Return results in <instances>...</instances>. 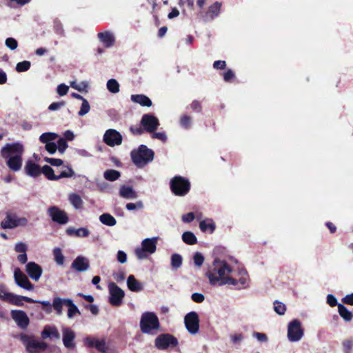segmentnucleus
<instances>
[{"mask_svg":"<svg viewBox=\"0 0 353 353\" xmlns=\"http://www.w3.org/2000/svg\"><path fill=\"white\" fill-rule=\"evenodd\" d=\"M232 272V268L225 261L216 259L208 268L205 276L212 285H236L237 281L228 276Z\"/></svg>","mask_w":353,"mask_h":353,"instance_id":"obj_1","label":"nucleus"},{"mask_svg":"<svg viewBox=\"0 0 353 353\" xmlns=\"http://www.w3.org/2000/svg\"><path fill=\"white\" fill-rule=\"evenodd\" d=\"M23 145L20 143L6 144L1 150V157L7 159L8 167L14 172L19 171L22 166Z\"/></svg>","mask_w":353,"mask_h":353,"instance_id":"obj_2","label":"nucleus"},{"mask_svg":"<svg viewBox=\"0 0 353 353\" xmlns=\"http://www.w3.org/2000/svg\"><path fill=\"white\" fill-rule=\"evenodd\" d=\"M133 163L138 168H142L154 159V152L145 145H141L130 153Z\"/></svg>","mask_w":353,"mask_h":353,"instance_id":"obj_3","label":"nucleus"},{"mask_svg":"<svg viewBox=\"0 0 353 353\" xmlns=\"http://www.w3.org/2000/svg\"><path fill=\"white\" fill-rule=\"evenodd\" d=\"M160 327V323L157 316L151 312H144L141 318L140 328L144 334H153Z\"/></svg>","mask_w":353,"mask_h":353,"instance_id":"obj_4","label":"nucleus"},{"mask_svg":"<svg viewBox=\"0 0 353 353\" xmlns=\"http://www.w3.org/2000/svg\"><path fill=\"white\" fill-rule=\"evenodd\" d=\"M191 184L190 181L181 176H174L170 181V188L175 196H183L190 190Z\"/></svg>","mask_w":353,"mask_h":353,"instance_id":"obj_5","label":"nucleus"},{"mask_svg":"<svg viewBox=\"0 0 353 353\" xmlns=\"http://www.w3.org/2000/svg\"><path fill=\"white\" fill-rule=\"evenodd\" d=\"M20 339L29 353H39L46 350L48 347V344L46 342L38 341L33 336L21 334Z\"/></svg>","mask_w":353,"mask_h":353,"instance_id":"obj_6","label":"nucleus"},{"mask_svg":"<svg viewBox=\"0 0 353 353\" xmlns=\"http://www.w3.org/2000/svg\"><path fill=\"white\" fill-rule=\"evenodd\" d=\"M157 238L145 239L141 243V248L135 250V254L139 259L148 257V254H153L157 250Z\"/></svg>","mask_w":353,"mask_h":353,"instance_id":"obj_7","label":"nucleus"},{"mask_svg":"<svg viewBox=\"0 0 353 353\" xmlns=\"http://www.w3.org/2000/svg\"><path fill=\"white\" fill-rule=\"evenodd\" d=\"M66 170L62 171L60 174H54V170L48 165H45L41 168V174L50 181H58L62 178H70L74 175V172L70 165L65 166Z\"/></svg>","mask_w":353,"mask_h":353,"instance_id":"obj_8","label":"nucleus"},{"mask_svg":"<svg viewBox=\"0 0 353 353\" xmlns=\"http://www.w3.org/2000/svg\"><path fill=\"white\" fill-rule=\"evenodd\" d=\"M0 299L3 301L20 307L23 306V301L29 303L37 302L30 297L17 295L11 292H5L2 290H0Z\"/></svg>","mask_w":353,"mask_h":353,"instance_id":"obj_9","label":"nucleus"},{"mask_svg":"<svg viewBox=\"0 0 353 353\" xmlns=\"http://www.w3.org/2000/svg\"><path fill=\"white\" fill-rule=\"evenodd\" d=\"M108 289L110 293L109 303L112 306H120L125 296L124 291L113 282L109 283Z\"/></svg>","mask_w":353,"mask_h":353,"instance_id":"obj_10","label":"nucleus"},{"mask_svg":"<svg viewBox=\"0 0 353 353\" xmlns=\"http://www.w3.org/2000/svg\"><path fill=\"white\" fill-rule=\"evenodd\" d=\"M303 329L299 320L294 319L288 326V338L290 341H299L303 336Z\"/></svg>","mask_w":353,"mask_h":353,"instance_id":"obj_11","label":"nucleus"},{"mask_svg":"<svg viewBox=\"0 0 353 353\" xmlns=\"http://www.w3.org/2000/svg\"><path fill=\"white\" fill-rule=\"evenodd\" d=\"M28 219L24 217L19 218L14 214H7L1 221V226L3 229H12L18 226H26Z\"/></svg>","mask_w":353,"mask_h":353,"instance_id":"obj_12","label":"nucleus"},{"mask_svg":"<svg viewBox=\"0 0 353 353\" xmlns=\"http://www.w3.org/2000/svg\"><path fill=\"white\" fill-rule=\"evenodd\" d=\"M177 345V339L170 334H160L155 339V346L159 350H166L170 346L174 347Z\"/></svg>","mask_w":353,"mask_h":353,"instance_id":"obj_13","label":"nucleus"},{"mask_svg":"<svg viewBox=\"0 0 353 353\" xmlns=\"http://www.w3.org/2000/svg\"><path fill=\"white\" fill-rule=\"evenodd\" d=\"M184 323L187 330L192 334H196L199 330V319L196 312L188 313L184 318Z\"/></svg>","mask_w":353,"mask_h":353,"instance_id":"obj_14","label":"nucleus"},{"mask_svg":"<svg viewBox=\"0 0 353 353\" xmlns=\"http://www.w3.org/2000/svg\"><path fill=\"white\" fill-rule=\"evenodd\" d=\"M141 125L147 132H155L159 125V119L152 114H145L141 120Z\"/></svg>","mask_w":353,"mask_h":353,"instance_id":"obj_15","label":"nucleus"},{"mask_svg":"<svg viewBox=\"0 0 353 353\" xmlns=\"http://www.w3.org/2000/svg\"><path fill=\"white\" fill-rule=\"evenodd\" d=\"M48 212L52 220L61 225L67 223L69 221L67 213L57 206H51L48 208Z\"/></svg>","mask_w":353,"mask_h":353,"instance_id":"obj_16","label":"nucleus"},{"mask_svg":"<svg viewBox=\"0 0 353 353\" xmlns=\"http://www.w3.org/2000/svg\"><path fill=\"white\" fill-rule=\"evenodd\" d=\"M10 315L12 319L21 329L25 330L29 325L30 319L24 311L13 310L11 311Z\"/></svg>","mask_w":353,"mask_h":353,"instance_id":"obj_17","label":"nucleus"},{"mask_svg":"<svg viewBox=\"0 0 353 353\" xmlns=\"http://www.w3.org/2000/svg\"><path fill=\"white\" fill-rule=\"evenodd\" d=\"M103 141L109 146L119 145L122 143V136L116 130L109 129L104 134Z\"/></svg>","mask_w":353,"mask_h":353,"instance_id":"obj_18","label":"nucleus"},{"mask_svg":"<svg viewBox=\"0 0 353 353\" xmlns=\"http://www.w3.org/2000/svg\"><path fill=\"white\" fill-rule=\"evenodd\" d=\"M14 277L16 283L19 287L27 290H32L34 289V285L30 283L28 277L19 268H17L14 270Z\"/></svg>","mask_w":353,"mask_h":353,"instance_id":"obj_19","label":"nucleus"},{"mask_svg":"<svg viewBox=\"0 0 353 353\" xmlns=\"http://www.w3.org/2000/svg\"><path fill=\"white\" fill-rule=\"evenodd\" d=\"M84 344L88 347H94L102 353H106L108 350L104 339H97L88 336L84 339Z\"/></svg>","mask_w":353,"mask_h":353,"instance_id":"obj_20","label":"nucleus"},{"mask_svg":"<svg viewBox=\"0 0 353 353\" xmlns=\"http://www.w3.org/2000/svg\"><path fill=\"white\" fill-rule=\"evenodd\" d=\"M26 270L28 276L36 281L40 279L43 272L41 267L34 262L28 263Z\"/></svg>","mask_w":353,"mask_h":353,"instance_id":"obj_21","label":"nucleus"},{"mask_svg":"<svg viewBox=\"0 0 353 353\" xmlns=\"http://www.w3.org/2000/svg\"><path fill=\"white\" fill-rule=\"evenodd\" d=\"M62 332L64 346L68 349H73L75 347V343H74L75 333L68 327L63 328Z\"/></svg>","mask_w":353,"mask_h":353,"instance_id":"obj_22","label":"nucleus"},{"mask_svg":"<svg viewBox=\"0 0 353 353\" xmlns=\"http://www.w3.org/2000/svg\"><path fill=\"white\" fill-rule=\"evenodd\" d=\"M25 173L33 178L39 176L41 174V168L32 160H28L24 168Z\"/></svg>","mask_w":353,"mask_h":353,"instance_id":"obj_23","label":"nucleus"},{"mask_svg":"<svg viewBox=\"0 0 353 353\" xmlns=\"http://www.w3.org/2000/svg\"><path fill=\"white\" fill-rule=\"evenodd\" d=\"M71 268L77 272H84L90 268L89 260L82 256H78L72 263Z\"/></svg>","mask_w":353,"mask_h":353,"instance_id":"obj_24","label":"nucleus"},{"mask_svg":"<svg viewBox=\"0 0 353 353\" xmlns=\"http://www.w3.org/2000/svg\"><path fill=\"white\" fill-rule=\"evenodd\" d=\"M222 4L219 1H216L214 3L211 5L205 14L203 16L205 21L213 20L216 18L221 11Z\"/></svg>","mask_w":353,"mask_h":353,"instance_id":"obj_25","label":"nucleus"},{"mask_svg":"<svg viewBox=\"0 0 353 353\" xmlns=\"http://www.w3.org/2000/svg\"><path fill=\"white\" fill-rule=\"evenodd\" d=\"M41 337L42 339L45 340L48 338L54 339H59L60 334L55 326H52L47 325L44 327L43 331L41 333Z\"/></svg>","mask_w":353,"mask_h":353,"instance_id":"obj_26","label":"nucleus"},{"mask_svg":"<svg viewBox=\"0 0 353 353\" xmlns=\"http://www.w3.org/2000/svg\"><path fill=\"white\" fill-rule=\"evenodd\" d=\"M98 38L101 42L103 43L104 46L107 48L112 47L114 46L115 42V38L112 33L109 31L99 32Z\"/></svg>","mask_w":353,"mask_h":353,"instance_id":"obj_27","label":"nucleus"},{"mask_svg":"<svg viewBox=\"0 0 353 353\" xmlns=\"http://www.w3.org/2000/svg\"><path fill=\"white\" fill-rule=\"evenodd\" d=\"M131 100L143 107H150L152 105L151 99L145 94H132Z\"/></svg>","mask_w":353,"mask_h":353,"instance_id":"obj_28","label":"nucleus"},{"mask_svg":"<svg viewBox=\"0 0 353 353\" xmlns=\"http://www.w3.org/2000/svg\"><path fill=\"white\" fill-rule=\"evenodd\" d=\"M119 195L124 199H136L138 195L136 191L131 186L123 185L119 189Z\"/></svg>","mask_w":353,"mask_h":353,"instance_id":"obj_29","label":"nucleus"},{"mask_svg":"<svg viewBox=\"0 0 353 353\" xmlns=\"http://www.w3.org/2000/svg\"><path fill=\"white\" fill-rule=\"evenodd\" d=\"M127 285L132 292H138L143 289V285L135 279L134 275H130L127 279Z\"/></svg>","mask_w":353,"mask_h":353,"instance_id":"obj_30","label":"nucleus"},{"mask_svg":"<svg viewBox=\"0 0 353 353\" xmlns=\"http://www.w3.org/2000/svg\"><path fill=\"white\" fill-rule=\"evenodd\" d=\"M66 233L70 236L75 235L79 237H87L90 234V231L85 228H80L79 229L69 228L66 230Z\"/></svg>","mask_w":353,"mask_h":353,"instance_id":"obj_31","label":"nucleus"},{"mask_svg":"<svg viewBox=\"0 0 353 353\" xmlns=\"http://www.w3.org/2000/svg\"><path fill=\"white\" fill-rule=\"evenodd\" d=\"M64 302H65V305L69 307L68 311V318L71 319L75 314H81L79 310L78 309V307L76 306V305L73 303V301L71 299H65Z\"/></svg>","mask_w":353,"mask_h":353,"instance_id":"obj_32","label":"nucleus"},{"mask_svg":"<svg viewBox=\"0 0 353 353\" xmlns=\"http://www.w3.org/2000/svg\"><path fill=\"white\" fill-rule=\"evenodd\" d=\"M338 312L339 315L345 321H350L353 318L352 313L343 304H338Z\"/></svg>","mask_w":353,"mask_h":353,"instance_id":"obj_33","label":"nucleus"},{"mask_svg":"<svg viewBox=\"0 0 353 353\" xmlns=\"http://www.w3.org/2000/svg\"><path fill=\"white\" fill-rule=\"evenodd\" d=\"M68 199L70 203L76 208L81 209L83 208V202L81 196L76 194L72 193L69 195Z\"/></svg>","mask_w":353,"mask_h":353,"instance_id":"obj_34","label":"nucleus"},{"mask_svg":"<svg viewBox=\"0 0 353 353\" xmlns=\"http://www.w3.org/2000/svg\"><path fill=\"white\" fill-rule=\"evenodd\" d=\"M100 221L108 226H114L117 223L115 218L110 214L104 213L99 216Z\"/></svg>","mask_w":353,"mask_h":353,"instance_id":"obj_35","label":"nucleus"},{"mask_svg":"<svg viewBox=\"0 0 353 353\" xmlns=\"http://www.w3.org/2000/svg\"><path fill=\"white\" fill-rule=\"evenodd\" d=\"M182 239L183 242L188 245H194L197 243L196 236L192 232L187 231L182 234Z\"/></svg>","mask_w":353,"mask_h":353,"instance_id":"obj_36","label":"nucleus"},{"mask_svg":"<svg viewBox=\"0 0 353 353\" xmlns=\"http://www.w3.org/2000/svg\"><path fill=\"white\" fill-rule=\"evenodd\" d=\"M121 176L120 172L116 170H107L103 173V177L109 181H114Z\"/></svg>","mask_w":353,"mask_h":353,"instance_id":"obj_37","label":"nucleus"},{"mask_svg":"<svg viewBox=\"0 0 353 353\" xmlns=\"http://www.w3.org/2000/svg\"><path fill=\"white\" fill-rule=\"evenodd\" d=\"M199 228L202 232L209 231L212 234L214 232L216 225L212 220H210L208 223L205 221H202L199 223Z\"/></svg>","mask_w":353,"mask_h":353,"instance_id":"obj_38","label":"nucleus"},{"mask_svg":"<svg viewBox=\"0 0 353 353\" xmlns=\"http://www.w3.org/2000/svg\"><path fill=\"white\" fill-rule=\"evenodd\" d=\"M183 259L179 254H173L171 256V267L172 269L177 270L182 265Z\"/></svg>","mask_w":353,"mask_h":353,"instance_id":"obj_39","label":"nucleus"},{"mask_svg":"<svg viewBox=\"0 0 353 353\" xmlns=\"http://www.w3.org/2000/svg\"><path fill=\"white\" fill-rule=\"evenodd\" d=\"M239 274L240 275V278L237 281V285L238 284H240L242 288H245V286L248 285V274L247 271L245 269H241Z\"/></svg>","mask_w":353,"mask_h":353,"instance_id":"obj_40","label":"nucleus"},{"mask_svg":"<svg viewBox=\"0 0 353 353\" xmlns=\"http://www.w3.org/2000/svg\"><path fill=\"white\" fill-rule=\"evenodd\" d=\"M53 256H54L55 262L58 265H63L64 261H65V257L62 254V251H61V248H54L53 250Z\"/></svg>","mask_w":353,"mask_h":353,"instance_id":"obj_41","label":"nucleus"},{"mask_svg":"<svg viewBox=\"0 0 353 353\" xmlns=\"http://www.w3.org/2000/svg\"><path fill=\"white\" fill-rule=\"evenodd\" d=\"M107 88L112 93H117L119 92V84L114 79H111L107 82Z\"/></svg>","mask_w":353,"mask_h":353,"instance_id":"obj_42","label":"nucleus"},{"mask_svg":"<svg viewBox=\"0 0 353 353\" xmlns=\"http://www.w3.org/2000/svg\"><path fill=\"white\" fill-rule=\"evenodd\" d=\"M65 305L64 299L59 297H55L53 299L52 307L57 311V313L60 315L62 313V307Z\"/></svg>","mask_w":353,"mask_h":353,"instance_id":"obj_43","label":"nucleus"},{"mask_svg":"<svg viewBox=\"0 0 353 353\" xmlns=\"http://www.w3.org/2000/svg\"><path fill=\"white\" fill-rule=\"evenodd\" d=\"M57 137V134L55 133L45 132L40 136L39 141L43 143L47 144V143L51 142V141L54 140Z\"/></svg>","mask_w":353,"mask_h":353,"instance_id":"obj_44","label":"nucleus"},{"mask_svg":"<svg viewBox=\"0 0 353 353\" xmlns=\"http://www.w3.org/2000/svg\"><path fill=\"white\" fill-rule=\"evenodd\" d=\"M274 310L279 315H283L286 311V306L282 302L275 301L274 302Z\"/></svg>","mask_w":353,"mask_h":353,"instance_id":"obj_45","label":"nucleus"},{"mask_svg":"<svg viewBox=\"0 0 353 353\" xmlns=\"http://www.w3.org/2000/svg\"><path fill=\"white\" fill-rule=\"evenodd\" d=\"M31 66V63L29 61H23L19 62L16 65V70L18 72H23L28 71Z\"/></svg>","mask_w":353,"mask_h":353,"instance_id":"obj_46","label":"nucleus"},{"mask_svg":"<svg viewBox=\"0 0 353 353\" xmlns=\"http://www.w3.org/2000/svg\"><path fill=\"white\" fill-rule=\"evenodd\" d=\"M342 347L344 353H352L353 348V339H347L343 341Z\"/></svg>","mask_w":353,"mask_h":353,"instance_id":"obj_47","label":"nucleus"},{"mask_svg":"<svg viewBox=\"0 0 353 353\" xmlns=\"http://www.w3.org/2000/svg\"><path fill=\"white\" fill-rule=\"evenodd\" d=\"M191 123L192 117L189 115L184 114L180 119V125L185 129H188L190 127Z\"/></svg>","mask_w":353,"mask_h":353,"instance_id":"obj_48","label":"nucleus"},{"mask_svg":"<svg viewBox=\"0 0 353 353\" xmlns=\"http://www.w3.org/2000/svg\"><path fill=\"white\" fill-rule=\"evenodd\" d=\"M90 110V106L88 101H87V99H83V101H82V104H81L80 110L78 112V114H79V116H81V117L84 116L85 114L88 113Z\"/></svg>","mask_w":353,"mask_h":353,"instance_id":"obj_49","label":"nucleus"},{"mask_svg":"<svg viewBox=\"0 0 353 353\" xmlns=\"http://www.w3.org/2000/svg\"><path fill=\"white\" fill-rule=\"evenodd\" d=\"M125 208L128 210L132 211L134 210H141L143 208V203L141 201H138L137 203H128L126 204Z\"/></svg>","mask_w":353,"mask_h":353,"instance_id":"obj_50","label":"nucleus"},{"mask_svg":"<svg viewBox=\"0 0 353 353\" xmlns=\"http://www.w3.org/2000/svg\"><path fill=\"white\" fill-rule=\"evenodd\" d=\"M5 43H6V46L8 48H10L11 50H14L18 47V42L17 41V40L15 39L12 38V37H9V38L6 39Z\"/></svg>","mask_w":353,"mask_h":353,"instance_id":"obj_51","label":"nucleus"},{"mask_svg":"<svg viewBox=\"0 0 353 353\" xmlns=\"http://www.w3.org/2000/svg\"><path fill=\"white\" fill-rule=\"evenodd\" d=\"M44 161L48 163H50L52 166H60L63 163V161L61 159H54L50 157H45Z\"/></svg>","mask_w":353,"mask_h":353,"instance_id":"obj_52","label":"nucleus"},{"mask_svg":"<svg viewBox=\"0 0 353 353\" xmlns=\"http://www.w3.org/2000/svg\"><path fill=\"white\" fill-rule=\"evenodd\" d=\"M190 108L191 110L196 113L201 112L202 111V105L201 103L198 100H194L190 103Z\"/></svg>","mask_w":353,"mask_h":353,"instance_id":"obj_53","label":"nucleus"},{"mask_svg":"<svg viewBox=\"0 0 353 353\" xmlns=\"http://www.w3.org/2000/svg\"><path fill=\"white\" fill-rule=\"evenodd\" d=\"M57 149L61 153H63L68 147V143L63 138H60L57 141Z\"/></svg>","mask_w":353,"mask_h":353,"instance_id":"obj_54","label":"nucleus"},{"mask_svg":"<svg viewBox=\"0 0 353 353\" xmlns=\"http://www.w3.org/2000/svg\"><path fill=\"white\" fill-rule=\"evenodd\" d=\"M194 263L196 266H201L204 262V257L200 252H196L194 255Z\"/></svg>","mask_w":353,"mask_h":353,"instance_id":"obj_55","label":"nucleus"},{"mask_svg":"<svg viewBox=\"0 0 353 353\" xmlns=\"http://www.w3.org/2000/svg\"><path fill=\"white\" fill-rule=\"evenodd\" d=\"M28 250V247L26 243L23 242H19L15 245L14 250L17 252L23 254L26 253Z\"/></svg>","mask_w":353,"mask_h":353,"instance_id":"obj_56","label":"nucleus"},{"mask_svg":"<svg viewBox=\"0 0 353 353\" xmlns=\"http://www.w3.org/2000/svg\"><path fill=\"white\" fill-rule=\"evenodd\" d=\"M191 299L197 303H201L205 300V296L201 293L194 292L192 294Z\"/></svg>","mask_w":353,"mask_h":353,"instance_id":"obj_57","label":"nucleus"},{"mask_svg":"<svg viewBox=\"0 0 353 353\" xmlns=\"http://www.w3.org/2000/svg\"><path fill=\"white\" fill-rule=\"evenodd\" d=\"M69 90V87L63 83L58 85L57 91L60 96L65 95Z\"/></svg>","mask_w":353,"mask_h":353,"instance_id":"obj_58","label":"nucleus"},{"mask_svg":"<svg viewBox=\"0 0 353 353\" xmlns=\"http://www.w3.org/2000/svg\"><path fill=\"white\" fill-rule=\"evenodd\" d=\"M152 138L161 140L163 142H165L167 140V136L165 132H151Z\"/></svg>","mask_w":353,"mask_h":353,"instance_id":"obj_59","label":"nucleus"},{"mask_svg":"<svg viewBox=\"0 0 353 353\" xmlns=\"http://www.w3.org/2000/svg\"><path fill=\"white\" fill-rule=\"evenodd\" d=\"M65 105V102L64 101H61L59 102H54L49 105L48 110L51 111H54L59 109L61 107L64 106Z\"/></svg>","mask_w":353,"mask_h":353,"instance_id":"obj_60","label":"nucleus"},{"mask_svg":"<svg viewBox=\"0 0 353 353\" xmlns=\"http://www.w3.org/2000/svg\"><path fill=\"white\" fill-rule=\"evenodd\" d=\"M235 77L234 72L231 69H228L223 74V79L226 82H229Z\"/></svg>","mask_w":353,"mask_h":353,"instance_id":"obj_61","label":"nucleus"},{"mask_svg":"<svg viewBox=\"0 0 353 353\" xmlns=\"http://www.w3.org/2000/svg\"><path fill=\"white\" fill-rule=\"evenodd\" d=\"M46 150L50 154H54L57 150V144L54 142L47 143V144H46Z\"/></svg>","mask_w":353,"mask_h":353,"instance_id":"obj_62","label":"nucleus"},{"mask_svg":"<svg viewBox=\"0 0 353 353\" xmlns=\"http://www.w3.org/2000/svg\"><path fill=\"white\" fill-rule=\"evenodd\" d=\"M226 67V62L222 60L215 61L213 63V68L216 70H223Z\"/></svg>","mask_w":353,"mask_h":353,"instance_id":"obj_63","label":"nucleus"},{"mask_svg":"<svg viewBox=\"0 0 353 353\" xmlns=\"http://www.w3.org/2000/svg\"><path fill=\"white\" fill-rule=\"evenodd\" d=\"M342 302L347 305H353V293L344 296L342 299Z\"/></svg>","mask_w":353,"mask_h":353,"instance_id":"obj_64","label":"nucleus"}]
</instances>
